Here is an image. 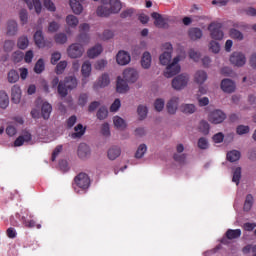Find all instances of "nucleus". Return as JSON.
Returning <instances> with one entry per match:
<instances>
[{
    "label": "nucleus",
    "instance_id": "1",
    "mask_svg": "<svg viewBox=\"0 0 256 256\" xmlns=\"http://www.w3.org/2000/svg\"><path fill=\"white\" fill-rule=\"evenodd\" d=\"M74 191L81 195V193H87L89 187H91V178L85 172H80L74 177Z\"/></svg>",
    "mask_w": 256,
    "mask_h": 256
},
{
    "label": "nucleus",
    "instance_id": "2",
    "mask_svg": "<svg viewBox=\"0 0 256 256\" xmlns=\"http://www.w3.org/2000/svg\"><path fill=\"white\" fill-rule=\"evenodd\" d=\"M77 85V78L68 76L64 79V81H60L58 85V94L62 97H67V95H69V91L77 89Z\"/></svg>",
    "mask_w": 256,
    "mask_h": 256
},
{
    "label": "nucleus",
    "instance_id": "3",
    "mask_svg": "<svg viewBox=\"0 0 256 256\" xmlns=\"http://www.w3.org/2000/svg\"><path fill=\"white\" fill-rule=\"evenodd\" d=\"M109 7L107 6H100L97 8V15L98 17H109L112 13H119L121 11V1L119 0H109Z\"/></svg>",
    "mask_w": 256,
    "mask_h": 256
},
{
    "label": "nucleus",
    "instance_id": "4",
    "mask_svg": "<svg viewBox=\"0 0 256 256\" xmlns=\"http://www.w3.org/2000/svg\"><path fill=\"white\" fill-rule=\"evenodd\" d=\"M179 61H181V59L179 58V56H176L173 59V62L166 67L164 77H167V79H171V77H175V75H178V73L181 72V66L179 65Z\"/></svg>",
    "mask_w": 256,
    "mask_h": 256
},
{
    "label": "nucleus",
    "instance_id": "5",
    "mask_svg": "<svg viewBox=\"0 0 256 256\" xmlns=\"http://www.w3.org/2000/svg\"><path fill=\"white\" fill-rule=\"evenodd\" d=\"M188 83L189 76L187 74H180L172 80V87L176 91H181V89H185V87H187Z\"/></svg>",
    "mask_w": 256,
    "mask_h": 256
},
{
    "label": "nucleus",
    "instance_id": "6",
    "mask_svg": "<svg viewBox=\"0 0 256 256\" xmlns=\"http://www.w3.org/2000/svg\"><path fill=\"white\" fill-rule=\"evenodd\" d=\"M223 27V25L221 23H211L208 27V29L210 30V35L212 37V39H215V41H221V39H223V30H221V28Z\"/></svg>",
    "mask_w": 256,
    "mask_h": 256
},
{
    "label": "nucleus",
    "instance_id": "7",
    "mask_svg": "<svg viewBox=\"0 0 256 256\" xmlns=\"http://www.w3.org/2000/svg\"><path fill=\"white\" fill-rule=\"evenodd\" d=\"M84 51L83 46L79 43H74L67 49L68 57L71 59H78V57L83 55Z\"/></svg>",
    "mask_w": 256,
    "mask_h": 256
},
{
    "label": "nucleus",
    "instance_id": "8",
    "mask_svg": "<svg viewBox=\"0 0 256 256\" xmlns=\"http://www.w3.org/2000/svg\"><path fill=\"white\" fill-rule=\"evenodd\" d=\"M208 119L210 123H214V125H219V123H223V121L227 119V115L221 110H215L209 114Z\"/></svg>",
    "mask_w": 256,
    "mask_h": 256
},
{
    "label": "nucleus",
    "instance_id": "9",
    "mask_svg": "<svg viewBox=\"0 0 256 256\" xmlns=\"http://www.w3.org/2000/svg\"><path fill=\"white\" fill-rule=\"evenodd\" d=\"M230 62L232 65H235V67H243V65H245L247 62V59L245 58V54L241 52H234L230 56Z\"/></svg>",
    "mask_w": 256,
    "mask_h": 256
},
{
    "label": "nucleus",
    "instance_id": "10",
    "mask_svg": "<svg viewBox=\"0 0 256 256\" xmlns=\"http://www.w3.org/2000/svg\"><path fill=\"white\" fill-rule=\"evenodd\" d=\"M89 29H91V27L87 23H83L79 26L80 34L78 36V41L80 43H89Z\"/></svg>",
    "mask_w": 256,
    "mask_h": 256
},
{
    "label": "nucleus",
    "instance_id": "11",
    "mask_svg": "<svg viewBox=\"0 0 256 256\" xmlns=\"http://www.w3.org/2000/svg\"><path fill=\"white\" fill-rule=\"evenodd\" d=\"M27 217H29L31 220H28ZM20 220L22 221L24 227H27V229H33V227L41 229V224H37V222L33 220V216L31 213H29V211H26V216H22Z\"/></svg>",
    "mask_w": 256,
    "mask_h": 256
},
{
    "label": "nucleus",
    "instance_id": "12",
    "mask_svg": "<svg viewBox=\"0 0 256 256\" xmlns=\"http://www.w3.org/2000/svg\"><path fill=\"white\" fill-rule=\"evenodd\" d=\"M123 78L128 83H135V81H137V79H139V74L137 73V70H135L133 68H128V69L124 70Z\"/></svg>",
    "mask_w": 256,
    "mask_h": 256
},
{
    "label": "nucleus",
    "instance_id": "13",
    "mask_svg": "<svg viewBox=\"0 0 256 256\" xmlns=\"http://www.w3.org/2000/svg\"><path fill=\"white\" fill-rule=\"evenodd\" d=\"M152 19H154V25L160 29H165L167 27V20L157 12L151 14Z\"/></svg>",
    "mask_w": 256,
    "mask_h": 256
},
{
    "label": "nucleus",
    "instance_id": "14",
    "mask_svg": "<svg viewBox=\"0 0 256 256\" xmlns=\"http://www.w3.org/2000/svg\"><path fill=\"white\" fill-rule=\"evenodd\" d=\"M118 65H128L131 62V56L126 51H119L116 55Z\"/></svg>",
    "mask_w": 256,
    "mask_h": 256
},
{
    "label": "nucleus",
    "instance_id": "15",
    "mask_svg": "<svg viewBox=\"0 0 256 256\" xmlns=\"http://www.w3.org/2000/svg\"><path fill=\"white\" fill-rule=\"evenodd\" d=\"M221 89L224 93H233L235 91V82L231 79H223L221 81Z\"/></svg>",
    "mask_w": 256,
    "mask_h": 256
},
{
    "label": "nucleus",
    "instance_id": "16",
    "mask_svg": "<svg viewBox=\"0 0 256 256\" xmlns=\"http://www.w3.org/2000/svg\"><path fill=\"white\" fill-rule=\"evenodd\" d=\"M127 80H123L121 76L117 77V83H116V91L117 93H127L129 91V84H127Z\"/></svg>",
    "mask_w": 256,
    "mask_h": 256
},
{
    "label": "nucleus",
    "instance_id": "17",
    "mask_svg": "<svg viewBox=\"0 0 256 256\" xmlns=\"http://www.w3.org/2000/svg\"><path fill=\"white\" fill-rule=\"evenodd\" d=\"M91 155V149L89 148V146L85 143H81L78 146V157L80 159H87V157H89Z\"/></svg>",
    "mask_w": 256,
    "mask_h": 256
},
{
    "label": "nucleus",
    "instance_id": "18",
    "mask_svg": "<svg viewBox=\"0 0 256 256\" xmlns=\"http://www.w3.org/2000/svg\"><path fill=\"white\" fill-rule=\"evenodd\" d=\"M179 105V97H173L166 105V109L170 115L177 113V107Z\"/></svg>",
    "mask_w": 256,
    "mask_h": 256
},
{
    "label": "nucleus",
    "instance_id": "19",
    "mask_svg": "<svg viewBox=\"0 0 256 256\" xmlns=\"http://www.w3.org/2000/svg\"><path fill=\"white\" fill-rule=\"evenodd\" d=\"M32 136L31 133L25 132L22 136H19L15 141H14V147H21L23 143H29L31 141Z\"/></svg>",
    "mask_w": 256,
    "mask_h": 256
},
{
    "label": "nucleus",
    "instance_id": "20",
    "mask_svg": "<svg viewBox=\"0 0 256 256\" xmlns=\"http://www.w3.org/2000/svg\"><path fill=\"white\" fill-rule=\"evenodd\" d=\"M35 45L39 47V49L45 47V37L43 36V31L38 30L34 34Z\"/></svg>",
    "mask_w": 256,
    "mask_h": 256
},
{
    "label": "nucleus",
    "instance_id": "21",
    "mask_svg": "<svg viewBox=\"0 0 256 256\" xmlns=\"http://www.w3.org/2000/svg\"><path fill=\"white\" fill-rule=\"evenodd\" d=\"M103 53V46L97 44L93 48L89 49L87 55L90 59H95V57H99Z\"/></svg>",
    "mask_w": 256,
    "mask_h": 256
},
{
    "label": "nucleus",
    "instance_id": "22",
    "mask_svg": "<svg viewBox=\"0 0 256 256\" xmlns=\"http://www.w3.org/2000/svg\"><path fill=\"white\" fill-rule=\"evenodd\" d=\"M12 101L17 105L21 103V87L19 85H14L12 87Z\"/></svg>",
    "mask_w": 256,
    "mask_h": 256
},
{
    "label": "nucleus",
    "instance_id": "23",
    "mask_svg": "<svg viewBox=\"0 0 256 256\" xmlns=\"http://www.w3.org/2000/svg\"><path fill=\"white\" fill-rule=\"evenodd\" d=\"M81 0H70V7L75 13V15H81L83 13V5H81Z\"/></svg>",
    "mask_w": 256,
    "mask_h": 256
},
{
    "label": "nucleus",
    "instance_id": "24",
    "mask_svg": "<svg viewBox=\"0 0 256 256\" xmlns=\"http://www.w3.org/2000/svg\"><path fill=\"white\" fill-rule=\"evenodd\" d=\"M74 131L75 132L70 135L72 139H81V137L85 135V128L83 127V124H77L74 127Z\"/></svg>",
    "mask_w": 256,
    "mask_h": 256
},
{
    "label": "nucleus",
    "instance_id": "25",
    "mask_svg": "<svg viewBox=\"0 0 256 256\" xmlns=\"http://www.w3.org/2000/svg\"><path fill=\"white\" fill-rule=\"evenodd\" d=\"M23 1L26 3V5L29 9H33V7H34V9L38 15H39V13H41V10L43 9V7L41 6L40 0H32V2L29 0H23Z\"/></svg>",
    "mask_w": 256,
    "mask_h": 256
},
{
    "label": "nucleus",
    "instance_id": "26",
    "mask_svg": "<svg viewBox=\"0 0 256 256\" xmlns=\"http://www.w3.org/2000/svg\"><path fill=\"white\" fill-rule=\"evenodd\" d=\"M17 31H19L17 22H15V20L8 21L7 35H9V37H13V35H17Z\"/></svg>",
    "mask_w": 256,
    "mask_h": 256
},
{
    "label": "nucleus",
    "instance_id": "27",
    "mask_svg": "<svg viewBox=\"0 0 256 256\" xmlns=\"http://www.w3.org/2000/svg\"><path fill=\"white\" fill-rule=\"evenodd\" d=\"M51 111H53V107L51 106V104L47 102L42 104L41 113L43 119H49V117H51Z\"/></svg>",
    "mask_w": 256,
    "mask_h": 256
},
{
    "label": "nucleus",
    "instance_id": "28",
    "mask_svg": "<svg viewBox=\"0 0 256 256\" xmlns=\"http://www.w3.org/2000/svg\"><path fill=\"white\" fill-rule=\"evenodd\" d=\"M120 155H121L120 147L114 146L108 150V158L110 159V161H115V159H117V157H120Z\"/></svg>",
    "mask_w": 256,
    "mask_h": 256
},
{
    "label": "nucleus",
    "instance_id": "29",
    "mask_svg": "<svg viewBox=\"0 0 256 256\" xmlns=\"http://www.w3.org/2000/svg\"><path fill=\"white\" fill-rule=\"evenodd\" d=\"M225 235L230 241H233V239H239V237H241V229H228Z\"/></svg>",
    "mask_w": 256,
    "mask_h": 256
},
{
    "label": "nucleus",
    "instance_id": "30",
    "mask_svg": "<svg viewBox=\"0 0 256 256\" xmlns=\"http://www.w3.org/2000/svg\"><path fill=\"white\" fill-rule=\"evenodd\" d=\"M141 65L143 69H149L151 67V53L144 52L141 59Z\"/></svg>",
    "mask_w": 256,
    "mask_h": 256
},
{
    "label": "nucleus",
    "instance_id": "31",
    "mask_svg": "<svg viewBox=\"0 0 256 256\" xmlns=\"http://www.w3.org/2000/svg\"><path fill=\"white\" fill-rule=\"evenodd\" d=\"M226 157L230 163H235V161H239V159H241V152L239 150H232L227 153Z\"/></svg>",
    "mask_w": 256,
    "mask_h": 256
},
{
    "label": "nucleus",
    "instance_id": "32",
    "mask_svg": "<svg viewBox=\"0 0 256 256\" xmlns=\"http://www.w3.org/2000/svg\"><path fill=\"white\" fill-rule=\"evenodd\" d=\"M189 37L192 41H197V39H201L203 37V31L199 28H192L189 30Z\"/></svg>",
    "mask_w": 256,
    "mask_h": 256
},
{
    "label": "nucleus",
    "instance_id": "33",
    "mask_svg": "<svg viewBox=\"0 0 256 256\" xmlns=\"http://www.w3.org/2000/svg\"><path fill=\"white\" fill-rule=\"evenodd\" d=\"M180 111L186 115H192V113L197 111V108L193 104H182L180 106Z\"/></svg>",
    "mask_w": 256,
    "mask_h": 256
},
{
    "label": "nucleus",
    "instance_id": "34",
    "mask_svg": "<svg viewBox=\"0 0 256 256\" xmlns=\"http://www.w3.org/2000/svg\"><path fill=\"white\" fill-rule=\"evenodd\" d=\"M195 81L199 85H203V83H205L207 81V72H205L203 70L197 71L195 74Z\"/></svg>",
    "mask_w": 256,
    "mask_h": 256
},
{
    "label": "nucleus",
    "instance_id": "35",
    "mask_svg": "<svg viewBox=\"0 0 256 256\" xmlns=\"http://www.w3.org/2000/svg\"><path fill=\"white\" fill-rule=\"evenodd\" d=\"M0 107L1 109H7L9 107V96L5 91H0Z\"/></svg>",
    "mask_w": 256,
    "mask_h": 256
},
{
    "label": "nucleus",
    "instance_id": "36",
    "mask_svg": "<svg viewBox=\"0 0 256 256\" xmlns=\"http://www.w3.org/2000/svg\"><path fill=\"white\" fill-rule=\"evenodd\" d=\"M45 71V61L43 58L38 59L34 66V72L37 73V75H41L42 72Z\"/></svg>",
    "mask_w": 256,
    "mask_h": 256
},
{
    "label": "nucleus",
    "instance_id": "37",
    "mask_svg": "<svg viewBox=\"0 0 256 256\" xmlns=\"http://www.w3.org/2000/svg\"><path fill=\"white\" fill-rule=\"evenodd\" d=\"M81 73L83 77L87 78L91 75V62L85 61L82 65Z\"/></svg>",
    "mask_w": 256,
    "mask_h": 256
},
{
    "label": "nucleus",
    "instance_id": "38",
    "mask_svg": "<svg viewBox=\"0 0 256 256\" xmlns=\"http://www.w3.org/2000/svg\"><path fill=\"white\" fill-rule=\"evenodd\" d=\"M96 115H97V119H99L100 121H103V119H107V116L109 115V110H107V107L102 106L99 108Z\"/></svg>",
    "mask_w": 256,
    "mask_h": 256
},
{
    "label": "nucleus",
    "instance_id": "39",
    "mask_svg": "<svg viewBox=\"0 0 256 256\" xmlns=\"http://www.w3.org/2000/svg\"><path fill=\"white\" fill-rule=\"evenodd\" d=\"M159 61L161 65H169L171 63V52H164L160 55Z\"/></svg>",
    "mask_w": 256,
    "mask_h": 256
},
{
    "label": "nucleus",
    "instance_id": "40",
    "mask_svg": "<svg viewBox=\"0 0 256 256\" xmlns=\"http://www.w3.org/2000/svg\"><path fill=\"white\" fill-rule=\"evenodd\" d=\"M137 113L139 115L140 121H143L147 117V113H149V110L147 109V106L139 105L137 108Z\"/></svg>",
    "mask_w": 256,
    "mask_h": 256
},
{
    "label": "nucleus",
    "instance_id": "41",
    "mask_svg": "<svg viewBox=\"0 0 256 256\" xmlns=\"http://www.w3.org/2000/svg\"><path fill=\"white\" fill-rule=\"evenodd\" d=\"M113 122H114V126L117 129H125L127 127V124H125V120H123V118L119 116H115L113 119Z\"/></svg>",
    "mask_w": 256,
    "mask_h": 256
},
{
    "label": "nucleus",
    "instance_id": "42",
    "mask_svg": "<svg viewBox=\"0 0 256 256\" xmlns=\"http://www.w3.org/2000/svg\"><path fill=\"white\" fill-rule=\"evenodd\" d=\"M19 81V72L16 70H10L8 72V82L17 83Z\"/></svg>",
    "mask_w": 256,
    "mask_h": 256
},
{
    "label": "nucleus",
    "instance_id": "43",
    "mask_svg": "<svg viewBox=\"0 0 256 256\" xmlns=\"http://www.w3.org/2000/svg\"><path fill=\"white\" fill-rule=\"evenodd\" d=\"M209 122L202 120L199 124V132L203 133V135H209Z\"/></svg>",
    "mask_w": 256,
    "mask_h": 256
},
{
    "label": "nucleus",
    "instance_id": "44",
    "mask_svg": "<svg viewBox=\"0 0 256 256\" xmlns=\"http://www.w3.org/2000/svg\"><path fill=\"white\" fill-rule=\"evenodd\" d=\"M66 23L69 27H77L79 25V19L74 15H68L66 17Z\"/></svg>",
    "mask_w": 256,
    "mask_h": 256
},
{
    "label": "nucleus",
    "instance_id": "45",
    "mask_svg": "<svg viewBox=\"0 0 256 256\" xmlns=\"http://www.w3.org/2000/svg\"><path fill=\"white\" fill-rule=\"evenodd\" d=\"M54 41L58 43V45H65L67 41V34L65 33H58L54 36Z\"/></svg>",
    "mask_w": 256,
    "mask_h": 256
},
{
    "label": "nucleus",
    "instance_id": "46",
    "mask_svg": "<svg viewBox=\"0 0 256 256\" xmlns=\"http://www.w3.org/2000/svg\"><path fill=\"white\" fill-rule=\"evenodd\" d=\"M252 207H253V195L248 194L244 202V211H251Z\"/></svg>",
    "mask_w": 256,
    "mask_h": 256
},
{
    "label": "nucleus",
    "instance_id": "47",
    "mask_svg": "<svg viewBox=\"0 0 256 256\" xmlns=\"http://www.w3.org/2000/svg\"><path fill=\"white\" fill-rule=\"evenodd\" d=\"M145 153H147V145L141 144L135 153L136 159H141Z\"/></svg>",
    "mask_w": 256,
    "mask_h": 256
},
{
    "label": "nucleus",
    "instance_id": "48",
    "mask_svg": "<svg viewBox=\"0 0 256 256\" xmlns=\"http://www.w3.org/2000/svg\"><path fill=\"white\" fill-rule=\"evenodd\" d=\"M18 48L19 49H25L26 47H29V38L27 36H22L18 39Z\"/></svg>",
    "mask_w": 256,
    "mask_h": 256
},
{
    "label": "nucleus",
    "instance_id": "49",
    "mask_svg": "<svg viewBox=\"0 0 256 256\" xmlns=\"http://www.w3.org/2000/svg\"><path fill=\"white\" fill-rule=\"evenodd\" d=\"M232 181L233 183H236V185H239V182L241 181V167H237L234 170Z\"/></svg>",
    "mask_w": 256,
    "mask_h": 256
},
{
    "label": "nucleus",
    "instance_id": "50",
    "mask_svg": "<svg viewBox=\"0 0 256 256\" xmlns=\"http://www.w3.org/2000/svg\"><path fill=\"white\" fill-rule=\"evenodd\" d=\"M67 69V61H60L56 66V74L61 75Z\"/></svg>",
    "mask_w": 256,
    "mask_h": 256
},
{
    "label": "nucleus",
    "instance_id": "51",
    "mask_svg": "<svg viewBox=\"0 0 256 256\" xmlns=\"http://www.w3.org/2000/svg\"><path fill=\"white\" fill-rule=\"evenodd\" d=\"M230 37H232V39H238V41H242L243 33H241V31H239L237 29H231L230 30Z\"/></svg>",
    "mask_w": 256,
    "mask_h": 256
},
{
    "label": "nucleus",
    "instance_id": "52",
    "mask_svg": "<svg viewBox=\"0 0 256 256\" xmlns=\"http://www.w3.org/2000/svg\"><path fill=\"white\" fill-rule=\"evenodd\" d=\"M154 107L158 112L163 111V109L165 108V100L161 98L156 99V101L154 102Z\"/></svg>",
    "mask_w": 256,
    "mask_h": 256
},
{
    "label": "nucleus",
    "instance_id": "53",
    "mask_svg": "<svg viewBox=\"0 0 256 256\" xmlns=\"http://www.w3.org/2000/svg\"><path fill=\"white\" fill-rule=\"evenodd\" d=\"M15 47V42L13 40H6L4 43V51L6 53H11Z\"/></svg>",
    "mask_w": 256,
    "mask_h": 256
},
{
    "label": "nucleus",
    "instance_id": "54",
    "mask_svg": "<svg viewBox=\"0 0 256 256\" xmlns=\"http://www.w3.org/2000/svg\"><path fill=\"white\" fill-rule=\"evenodd\" d=\"M121 108V100L119 98L115 99L112 105L110 106L111 113H117Z\"/></svg>",
    "mask_w": 256,
    "mask_h": 256
},
{
    "label": "nucleus",
    "instance_id": "55",
    "mask_svg": "<svg viewBox=\"0 0 256 256\" xmlns=\"http://www.w3.org/2000/svg\"><path fill=\"white\" fill-rule=\"evenodd\" d=\"M109 83H111V81L109 79V75L103 74L101 76V78L99 79V86L100 87H107V85H109Z\"/></svg>",
    "mask_w": 256,
    "mask_h": 256
},
{
    "label": "nucleus",
    "instance_id": "56",
    "mask_svg": "<svg viewBox=\"0 0 256 256\" xmlns=\"http://www.w3.org/2000/svg\"><path fill=\"white\" fill-rule=\"evenodd\" d=\"M23 57H25V55L21 51H16L12 55L14 63H21V61H23Z\"/></svg>",
    "mask_w": 256,
    "mask_h": 256
},
{
    "label": "nucleus",
    "instance_id": "57",
    "mask_svg": "<svg viewBox=\"0 0 256 256\" xmlns=\"http://www.w3.org/2000/svg\"><path fill=\"white\" fill-rule=\"evenodd\" d=\"M188 54L190 59H192L196 63L199 61V59H201V53L195 51L194 49H190Z\"/></svg>",
    "mask_w": 256,
    "mask_h": 256
},
{
    "label": "nucleus",
    "instance_id": "58",
    "mask_svg": "<svg viewBox=\"0 0 256 256\" xmlns=\"http://www.w3.org/2000/svg\"><path fill=\"white\" fill-rule=\"evenodd\" d=\"M19 17H20V21H21L22 25L27 24V21L29 20V15L27 13V10L22 9L19 13Z\"/></svg>",
    "mask_w": 256,
    "mask_h": 256
},
{
    "label": "nucleus",
    "instance_id": "59",
    "mask_svg": "<svg viewBox=\"0 0 256 256\" xmlns=\"http://www.w3.org/2000/svg\"><path fill=\"white\" fill-rule=\"evenodd\" d=\"M249 131H250L249 126H245V125H239L236 128V133L238 135H247V133H249Z\"/></svg>",
    "mask_w": 256,
    "mask_h": 256
},
{
    "label": "nucleus",
    "instance_id": "60",
    "mask_svg": "<svg viewBox=\"0 0 256 256\" xmlns=\"http://www.w3.org/2000/svg\"><path fill=\"white\" fill-rule=\"evenodd\" d=\"M198 147H199V149H208L209 148V141H207V138L201 137L198 140Z\"/></svg>",
    "mask_w": 256,
    "mask_h": 256
},
{
    "label": "nucleus",
    "instance_id": "61",
    "mask_svg": "<svg viewBox=\"0 0 256 256\" xmlns=\"http://www.w3.org/2000/svg\"><path fill=\"white\" fill-rule=\"evenodd\" d=\"M61 60V52H54L51 55V64L52 65H57L59 61Z\"/></svg>",
    "mask_w": 256,
    "mask_h": 256
},
{
    "label": "nucleus",
    "instance_id": "62",
    "mask_svg": "<svg viewBox=\"0 0 256 256\" xmlns=\"http://www.w3.org/2000/svg\"><path fill=\"white\" fill-rule=\"evenodd\" d=\"M88 99L89 96L87 94H80L78 98V105H80L81 107H85V105H87Z\"/></svg>",
    "mask_w": 256,
    "mask_h": 256
},
{
    "label": "nucleus",
    "instance_id": "63",
    "mask_svg": "<svg viewBox=\"0 0 256 256\" xmlns=\"http://www.w3.org/2000/svg\"><path fill=\"white\" fill-rule=\"evenodd\" d=\"M44 7H45L48 11L54 12V11L56 10L55 4H54L53 1H51V0H44Z\"/></svg>",
    "mask_w": 256,
    "mask_h": 256
},
{
    "label": "nucleus",
    "instance_id": "64",
    "mask_svg": "<svg viewBox=\"0 0 256 256\" xmlns=\"http://www.w3.org/2000/svg\"><path fill=\"white\" fill-rule=\"evenodd\" d=\"M210 49L212 50V53H219L221 51V46L216 41L210 42Z\"/></svg>",
    "mask_w": 256,
    "mask_h": 256
}]
</instances>
